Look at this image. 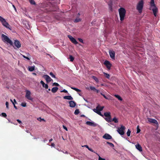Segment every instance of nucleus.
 I'll use <instances>...</instances> for the list:
<instances>
[{
	"mask_svg": "<svg viewBox=\"0 0 160 160\" xmlns=\"http://www.w3.org/2000/svg\"><path fill=\"white\" fill-rule=\"evenodd\" d=\"M150 5V9L152 10L154 16L156 17L157 15V13L158 12V9L154 3V0H151Z\"/></svg>",
	"mask_w": 160,
	"mask_h": 160,
	"instance_id": "nucleus-1",
	"label": "nucleus"
},
{
	"mask_svg": "<svg viewBox=\"0 0 160 160\" xmlns=\"http://www.w3.org/2000/svg\"><path fill=\"white\" fill-rule=\"evenodd\" d=\"M119 14L120 17V20L122 21L124 19L126 11L125 9L122 8H121L119 9Z\"/></svg>",
	"mask_w": 160,
	"mask_h": 160,
	"instance_id": "nucleus-2",
	"label": "nucleus"
},
{
	"mask_svg": "<svg viewBox=\"0 0 160 160\" xmlns=\"http://www.w3.org/2000/svg\"><path fill=\"white\" fill-rule=\"evenodd\" d=\"M0 21L1 22L2 25L7 28L11 30L12 28L11 26L9 25L8 23L6 22L5 19L0 16Z\"/></svg>",
	"mask_w": 160,
	"mask_h": 160,
	"instance_id": "nucleus-3",
	"label": "nucleus"
},
{
	"mask_svg": "<svg viewBox=\"0 0 160 160\" xmlns=\"http://www.w3.org/2000/svg\"><path fill=\"white\" fill-rule=\"evenodd\" d=\"M1 38L3 42L7 43H9L10 45H12L13 42L7 36L2 34L1 35Z\"/></svg>",
	"mask_w": 160,
	"mask_h": 160,
	"instance_id": "nucleus-4",
	"label": "nucleus"
},
{
	"mask_svg": "<svg viewBox=\"0 0 160 160\" xmlns=\"http://www.w3.org/2000/svg\"><path fill=\"white\" fill-rule=\"evenodd\" d=\"M104 108V106L101 107L99 105L97 106L96 108L93 109V111L100 116L103 117V115L101 114V111H102Z\"/></svg>",
	"mask_w": 160,
	"mask_h": 160,
	"instance_id": "nucleus-5",
	"label": "nucleus"
},
{
	"mask_svg": "<svg viewBox=\"0 0 160 160\" xmlns=\"http://www.w3.org/2000/svg\"><path fill=\"white\" fill-rule=\"evenodd\" d=\"M143 1L142 0H141L139 2L137 5L136 9L140 13H141L142 12L143 7Z\"/></svg>",
	"mask_w": 160,
	"mask_h": 160,
	"instance_id": "nucleus-6",
	"label": "nucleus"
},
{
	"mask_svg": "<svg viewBox=\"0 0 160 160\" xmlns=\"http://www.w3.org/2000/svg\"><path fill=\"white\" fill-rule=\"evenodd\" d=\"M125 126L121 125L120 128H118L117 131L121 135H123L124 134V130H125Z\"/></svg>",
	"mask_w": 160,
	"mask_h": 160,
	"instance_id": "nucleus-7",
	"label": "nucleus"
},
{
	"mask_svg": "<svg viewBox=\"0 0 160 160\" xmlns=\"http://www.w3.org/2000/svg\"><path fill=\"white\" fill-rule=\"evenodd\" d=\"M31 92L29 90H27L26 91L25 97L28 100H32L33 98L31 97Z\"/></svg>",
	"mask_w": 160,
	"mask_h": 160,
	"instance_id": "nucleus-8",
	"label": "nucleus"
},
{
	"mask_svg": "<svg viewBox=\"0 0 160 160\" xmlns=\"http://www.w3.org/2000/svg\"><path fill=\"white\" fill-rule=\"evenodd\" d=\"M68 37L70 39L71 42L74 44L76 45L78 43V42L71 35H68Z\"/></svg>",
	"mask_w": 160,
	"mask_h": 160,
	"instance_id": "nucleus-9",
	"label": "nucleus"
},
{
	"mask_svg": "<svg viewBox=\"0 0 160 160\" xmlns=\"http://www.w3.org/2000/svg\"><path fill=\"white\" fill-rule=\"evenodd\" d=\"M104 64L106 66L108 70H110L112 66V64L110 62L106 60L104 61Z\"/></svg>",
	"mask_w": 160,
	"mask_h": 160,
	"instance_id": "nucleus-10",
	"label": "nucleus"
},
{
	"mask_svg": "<svg viewBox=\"0 0 160 160\" xmlns=\"http://www.w3.org/2000/svg\"><path fill=\"white\" fill-rule=\"evenodd\" d=\"M43 77L45 79L47 82L48 83L53 81L52 79L48 75H44L43 76Z\"/></svg>",
	"mask_w": 160,
	"mask_h": 160,
	"instance_id": "nucleus-11",
	"label": "nucleus"
},
{
	"mask_svg": "<svg viewBox=\"0 0 160 160\" xmlns=\"http://www.w3.org/2000/svg\"><path fill=\"white\" fill-rule=\"evenodd\" d=\"M148 121L150 123H153L156 124H158V123L157 121L154 119H152L150 118H147Z\"/></svg>",
	"mask_w": 160,
	"mask_h": 160,
	"instance_id": "nucleus-12",
	"label": "nucleus"
},
{
	"mask_svg": "<svg viewBox=\"0 0 160 160\" xmlns=\"http://www.w3.org/2000/svg\"><path fill=\"white\" fill-rule=\"evenodd\" d=\"M86 124L89 126L93 127H96L98 125V124L93 122L88 121L86 122Z\"/></svg>",
	"mask_w": 160,
	"mask_h": 160,
	"instance_id": "nucleus-13",
	"label": "nucleus"
},
{
	"mask_svg": "<svg viewBox=\"0 0 160 160\" xmlns=\"http://www.w3.org/2000/svg\"><path fill=\"white\" fill-rule=\"evenodd\" d=\"M15 46L17 48H19L21 47V44L20 42L18 40H15L14 42Z\"/></svg>",
	"mask_w": 160,
	"mask_h": 160,
	"instance_id": "nucleus-14",
	"label": "nucleus"
},
{
	"mask_svg": "<svg viewBox=\"0 0 160 160\" xmlns=\"http://www.w3.org/2000/svg\"><path fill=\"white\" fill-rule=\"evenodd\" d=\"M103 138L106 139H112V137L108 134H105L102 137Z\"/></svg>",
	"mask_w": 160,
	"mask_h": 160,
	"instance_id": "nucleus-15",
	"label": "nucleus"
},
{
	"mask_svg": "<svg viewBox=\"0 0 160 160\" xmlns=\"http://www.w3.org/2000/svg\"><path fill=\"white\" fill-rule=\"evenodd\" d=\"M69 106L72 108H74L75 107L76 105V102L73 101H70L69 102Z\"/></svg>",
	"mask_w": 160,
	"mask_h": 160,
	"instance_id": "nucleus-16",
	"label": "nucleus"
},
{
	"mask_svg": "<svg viewBox=\"0 0 160 160\" xmlns=\"http://www.w3.org/2000/svg\"><path fill=\"white\" fill-rule=\"evenodd\" d=\"M109 53L110 57L112 59H114L115 55V52L112 51H109Z\"/></svg>",
	"mask_w": 160,
	"mask_h": 160,
	"instance_id": "nucleus-17",
	"label": "nucleus"
},
{
	"mask_svg": "<svg viewBox=\"0 0 160 160\" xmlns=\"http://www.w3.org/2000/svg\"><path fill=\"white\" fill-rule=\"evenodd\" d=\"M136 148L139 151L142 152V148L141 146L138 143L137 144L135 145Z\"/></svg>",
	"mask_w": 160,
	"mask_h": 160,
	"instance_id": "nucleus-18",
	"label": "nucleus"
},
{
	"mask_svg": "<svg viewBox=\"0 0 160 160\" xmlns=\"http://www.w3.org/2000/svg\"><path fill=\"white\" fill-rule=\"evenodd\" d=\"M40 83L42 84L43 87H44L46 89H47L48 88V85L47 84H45L42 81V80L41 81Z\"/></svg>",
	"mask_w": 160,
	"mask_h": 160,
	"instance_id": "nucleus-19",
	"label": "nucleus"
},
{
	"mask_svg": "<svg viewBox=\"0 0 160 160\" xmlns=\"http://www.w3.org/2000/svg\"><path fill=\"white\" fill-rule=\"evenodd\" d=\"M63 98L64 99H66L69 100H73V98L71 97V96H65L63 97Z\"/></svg>",
	"mask_w": 160,
	"mask_h": 160,
	"instance_id": "nucleus-20",
	"label": "nucleus"
},
{
	"mask_svg": "<svg viewBox=\"0 0 160 160\" xmlns=\"http://www.w3.org/2000/svg\"><path fill=\"white\" fill-rule=\"evenodd\" d=\"M58 89V88L57 87L53 88L51 90L52 92L53 93H55L57 92Z\"/></svg>",
	"mask_w": 160,
	"mask_h": 160,
	"instance_id": "nucleus-21",
	"label": "nucleus"
},
{
	"mask_svg": "<svg viewBox=\"0 0 160 160\" xmlns=\"http://www.w3.org/2000/svg\"><path fill=\"white\" fill-rule=\"evenodd\" d=\"M35 69V66H29L28 67V70L30 72H32Z\"/></svg>",
	"mask_w": 160,
	"mask_h": 160,
	"instance_id": "nucleus-22",
	"label": "nucleus"
},
{
	"mask_svg": "<svg viewBox=\"0 0 160 160\" xmlns=\"http://www.w3.org/2000/svg\"><path fill=\"white\" fill-rule=\"evenodd\" d=\"M104 116L107 117L111 116V113L109 112H106L104 113Z\"/></svg>",
	"mask_w": 160,
	"mask_h": 160,
	"instance_id": "nucleus-23",
	"label": "nucleus"
},
{
	"mask_svg": "<svg viewBox=\"0 0 160 160\" xmlns=\"http://www.w3.org/2000/svg\"><path fill=\"white\" fill-rule=\"evenodd\" d=\"M105 120L108 122H112V119L111 118V117H108L105 118Z\"/></svg>",
	"mask_w": 160,
	"mask_h": 160,
	"instance_id": "nucleus-24",
	"label": "nucleus"
},
{
	"mask_svg": "<svg viewBox=\"0 0 160 160\" xmlns=\"http://www.w3.org/2000/svg\"><path fill=\"white\" fill-rule=\"evenodd\" d=\"M114 96L117 98H118L119 100L121 101L122 100V98L119 95L117 94H115L114 95Z\"/></svg>",
	"mask_w": 160,
	"mask_h": 160,
	"instance_id": "nucleus-25",
	"label": "nucleus"
},
{
	"mask_svg": "<svg viewBox=\"0 0 160 160\" xmlns=\"http://www.w3.org/2000/svg\"><path fill=\"white\" fill-rule=\"evenodd\" d=\"M37 120L38 121H39L40 122H41L42 121L44 122H46V120L44 118H42L41 117H39L38 118Z\"/></svg>",
	"mask_w": 160,
	"mask_h": 160,
	"instance_id": "nucleus-26",
	"label": "nucleus"
},
{
	"mask_svg": "<svg viewBox=\"0 0 160 160\" xmlns=\"http://www.w3.org/2000/svg\"><path fill=\"white\" fill-rule=\"evenodd\" d=\"M112 2L111 1H110L108 3V5L109 6V8L111 10H112Z\"/></svg>",
	"mask_w": 160,
	"mask_h": 160,
	"instance_id": "nucleus-27",
	"label": "nucleus"
},
{
	"mask_svg": "<svg viewBox=\"0 0 160 160\" xmlns=\"http://www.w3.org/2000/svg\"><path fill=\"white\" fill-rule=\"evenodd\" d=\"M103 73L104 74L105 76L108 79L110 78V75L108 74L107 73L105 72H104Z\"/></svg>",
	"mask_w": 160,
	"mask_h": 160,
	"instance_id": "nucleus-28",
	"label": "nucleus"
},
{
	"mask_svg": "<svg viewBox=\"0 0 160 160\" xmlns=\"http://www.w3.org/2000/svg\"><path fill=\"white\" fill-rule=\"evenodd\" d=\"M112 121L114 122L115 123H118V120L117 118L115 117L112 120Z\"/></svg>",
	"mask_w": 160,
	"mask_h": 160,
	"instance_id": "nucleus-29",
	"label": "nucleus"
},
{
	"mask_svg": "<svg viewBox=\"0 0 160 160\" xmlns=\"http://www.w3.org/2000/svg\"><path fill=\"white\" fill-rule=\"evenodd\" d=\"M30 3L32 5H35L36 3L34 0H29Z\"/></svg>",
	"mask_w": 160,
	"mask_h": 160,
	"instance_id": "nucleus-30",
	"label": "nucleus"
},
{
	"mask_svg": "<svg viewBox=\"0 0 160 160\" xmlns=\"http://www.w3.org/2000/svg\"><path fill=\"white\" fill-rule=\"evenodd\" d=\"M92 78L96 82H98V81H99L98 80V78L96 77L93 76H92Z\"/></svg>",
	"mask_w": 160,
	"mask_h": 160,
	"instance_id": "nucleus-31",
	"label": "nucleus"
},
{
	"mask_svg": "<svg viewBox=\"0 0 160 160\" xmlns=\"http://www.w3.org/2000/svg\"><path fill=\"white\" fill-rule=\"evenodd\" d=\"M81 21V19L80 18H77L74 21V22H80Z\"/></svg>",
	"mask_w": 160,
	"mask_h": 160,
	"instance_id": "nucleus-32",
	"label": "nucleus"
},
{
	"mask_svg": "<svg viewBox=\"0 0 160 160\" xmlns=\"http://www.w3.org/2000/svg\"><path fill=\"white\" fill-rule=\"evenodd\" d=\"M69 59L71 62H73L74 60V58L71 55H69Z\"/></svg>",
	"mask_w": 160,
	"mask_h": 160,
	"instance_id": "nucleus-33",
	"label": "nucleus"
},
{
	"mask_svg": "<svg viewBox=\"0 0 160 160\" xmlns=\"http://www.w3.org/2000/svg\"><path fill=\"white\" fill-rule=\"evenodd\" d=\"M131 132V131L129 129H128V131L127 132V134L128 136L129 137L130 136V133Z\"/></svg>",
	"mask_w": 160,
	"mask_h": 160,
	"instance_id": "nucleus-34",
	"label": "nucleus"
},
{
	"mask_svg": "<svg viewBox=\"0 0 160 160\" xmlns=\"http://www.w3.org/2000/svg\"><path fill=\"white\" fill-rule=\"evenodd\" d=\"M107 143H108V144L110 145V146L111 147H114V144L111 142H107Z\"/></svg>",
	"mask_w": 160,
	"mask_h": 160,
	"instance_id": "nucleus-35",
	"label": "nucleus"
},
{
	"mask_svg": "<svg viewBox=\"0 0 160 160\" xmlns=\"http://www.w3.org/2000/svg\"><path fill=\"white\" fill-rule=\"evenodd\" d=\"M79 113V110L78 109H76L74 112V114L75 115H77Z\"/></svg>",
	"mask_w": 160,
	"mask_h": 160,
	"instance_id": "nucleus-36",
	"label": "nucleus"
},
{
	"mask_svg": "<svg viewBox=\"0 0 160 160\" xmlns=\"http://www.w3.org/2000/svg\"><path fill=\"white\" fill-rule=\"evenodd\" d=\"M49 75L53 78H56L55 76L53 74L52 72H50L49 73Z\"/></svg>",
	"mask_w": 160,
	"mask_h": 160,
	"instance_id": "nucleus-37",
	"label": "nucleus"
},
{
	"mask_svg": "<svg viewBox=\"0 0 160 160\" xmlns=\"http://www.w3.org/2000/svg\"><path fill=\"white\" fill-rule=\"evenodd\" d=\"M100 94L102 95L106 99H108V100H110V99L108 97H107L105 95L103 94L101 92L100 93Z\"/></svg>",
	"mask_w": 160,
	"mask_h": 160,
	"instance_id": "nucleus-38",
	"label": "nucleus"
},
{
	"mask_svg": "<svg viewBox=\"0 0 160 160\" xmlns=\"http://www.w3.org/2000/svg\"><path fill=\"white\" fill-rule=\"evenodd\" d=\"M21 55H22V57L24 58H25L26 59H27L28 60H30V58H28V57H26V56H25V55H22V54H21Z\"/></svg>",
	"mask_w": 160,
	"mask_h": 160,
	"instance_id": "nucleus-39",
	"label": "nucleus"
},
{
	"mask_svg": "<svg viewBox=\"0 0 160 160\" xmlns=\"http://www.w3.org/2000/svg\"><path fill=\"white\" fill-rule=\"evenodd\" d=\"M96 153L99 156L98 160H105V158H102L99 156V155L98 153Z\"/></svg>",
	"mask_w": 160,
	"mask_h": 160,
	"instance_id": "nucleus-40",
	"label": "nucleus"
},
{
	"mask_svg": "<svg viewBox=\"0 0 160 160\" xmlns=\"http://www.w3.org/2000/svg\"><path fill=\"white\" fill-rule=\"evenodd\" d=\"M139 126H138L137 127V133H139L141 131L140 129L139 128Z\"/></svg>",
	"mask_w": 160,
	"mask_h": 160,
	"instance_id": "nucleus-41",
	"label": "nucleus"
},
{
	"mask_svg": "<svg viewBox=\"0 0 160 160\" xmlns=\"http://www.w3.org/2000/svg\"><path fill=\"white\" fill-rule=\"evenodd\" d=\"M90 88L91 90H93V91H95V90H96L95 88L94 87L92 86L90 87Z\"/></svg>",
	"mask_w": 160,
	"mask_h": 160,
	"instance_id": "nucleus-42",
	"label": "nucleus"
},
{
	"mask_svg": "<svg viewBox=\"0 0 160 160\" xmlns=\"http://www.w3.org/2000/svg\"><path fill=\"white\" fill-rule=\"evenodd\" d=\"M21 105L22 107H25L26 106V103H22Z\"/></svg>",
	"mask_w": 160,
	"mask_h": 160,
	"instance_id": "nucleus-43",
	"label": "nucleus"
},
{
	"mask_svg": "<svg viewBox=\"0 0 160 160\" xmlns=\"http://www.w3.org/2000/svg\"><path fill=\"white\" fill-rule=\"evenodd\" d=\"M2 116L3 117H4L6 118L7 117V115L6 113H2Z\"/></svg>",
	"mask_w": 160,
	"mask_h": 160,
	"instance_id": "nucleus-44",
	"label": "nucleus"
},
{
	"mask_svg": "<svg viewBox=\"0 0 160 160\" xmlns=\"http://www.w3.org/2000/svg\"><path fill=\"white\" fill-rule=\"evenodd\" d=\"M78 40L80 42H81L83 43V40L82 39H81V38H78Z\"/></svg>",
	"mask_w": 160,
	"mask_h": 160,
	"instance_id": "nucleus-45",
	"label": "nucleus"
},
{
	"mask_svg": "<svg viewBox=\"0 0 160 160\" xmlns=\"http://www.w3.org/2000/svg\"><path fill=\"white\" fill-rule=\"evenodd\" d=\"M52 85L53 86L55 85L57 86H58L59 85V84L58 83H56V82H54V83H53Z\"/></svg>",
	"mask_w": 160,
	"mask_h": 160,
	"instance_id": "nucleus-46",
	"label": "nucleus"
},
{
	"mask_svg": "<svg viewBox=\"0 0 160 160\" xmlns=\"http://www.w3.org/2000/svg\"><path fill=\"white\" fill-rule=\"evenodd\" d=\"M61 92H64L65 93H68V91L65 90V89H64L63 90L61 91Z\"/></svg>",
	"mask_w": 160,
	"mask_h": 160,
	"instance_id": "nucleus-47",
	"label": "nucleus"
},
{
	"mask_svg": "<svg viewBox=\"0 0 160 160\" xmlns=\"http://www.w3.org/2000/svg\"><path fill=\"white\" fill-rule=\"evenodd\" d=\"M6 105L7 108H8L9 103L8 102H6Z\"/></svg>",
	"mask_w": 160,
	"mask_h": 160,
	"instance_id": "nucleus-48",
	"label": "nucleus"
},
{
	"mask_svg": "<svg viewBox=\"0 0 160 160\" xmlns=\"http://www.w3.org/2000/svg\"><path fill=\"white\" fill-rule=\"evenodd\" d=\"M88 150L92 152L96 153L91 148H88Z\"/></svg>",
	"mask_w": 160,
	"mask_h": 160,
	"instance_id": "nucleus-49",
	"label": "nucleus"
},
{
	"mask_svg": "<svg viewBox=\"0 0 160 160\" xmlns=\"http://www.w3.org/2000/svg\"><path fill=\"white\" fill-rule=\"evenodd\" d=\"M12 104H13V105H14V108H15V109H18V108H17V107L15 105L14 102H12Z\"/></svg>",
	"mask_w": 160,
	"mask_h": 160,
	"instance_id": "nucleus-50",
	"label": "nucleus"
},
{
	"mask_svg": "<svg viewBox=\"0 0 160 160\" xmlns=\"http://www.w3.org/2000/svg\"><path fill=\"white\" fill-rule=\"evenodd\" d=\"M63 127L64 129H65L67 131H68V129H67V128L65 126L63 125Z\"/></svg>",
	"mask_w": 160,
	"mask_h": 160,
	"instance_id": "nucleus-51",
	"label": "nucleus"
},
{
	"mask_svg": "<svg viewBox=\"0 0 160 160\" xmlns=\"http://www.w3.org/2000/svg\"><path fill=\"white\" fill-rule=\"evenodd\" d=\"M17 121L19 123H22V122L21 121L19 120V119H17Z\"/></svg>",
	"mask_w": 160,
	"mask_h": 160,
	"instance_id": "nucleus-52",
	"label": "nucleus"
},
{
	"mask_svg": "<svg viewBox=\"0 0 160 160\" xmlns=\"http://www.w3.org/2000/svg\"><path fill=\"white\" fill-rule=\"evenodd\" d=\"M76 91L78 92H80L81 90L78 88H77Z\"/></svg>",
	"mask_w": 160,
	"mask_h": 160,
	"instance_id": "nucleus-53",
	"label": "nucleus"
},
{
	"mask_svg": "<svg viewBox=\"0 0 160 160\" xmlns=\"http://www.w3.org/2000/svg\"><path fill=\"white\" fill-rule=\"evenodd\" d=\"M71 88L72 89H73V90H75V91H76V89L77 88H74V87H71Z\"/></svg>",
	"mask_w": 160,
	"mask_h": 160,
	"instance_id": "nucleus-54",
	"label": "nucleus"
},
{
	"mask_svg": "<svg viewBox=\"0 0 160 160\" xmlns=\"http://www.w3.org/2000/svg\"><path fill=\"white\" fill-rule=\"evenodd\" d=\"M83 99L87 102H89L85 98H83Z\"/></svg>",
	"mask_w": 160,
	"mask_h": 160,
	"instance_id": "nucleus-55",
	"label": "nucleus"
},
{
	"mask_svg": "<svg viewBox=\"0 0 160 160\" xmlns=\"http://www.w3.org/2000/svg\"><path fill=\"white\" fill-rule=\"evenodd\" d=\"M52 147H54L55 146V144L54 143H51V145Z\"/></svg>",
	"mask_w": 160,
	"mask_h": 160,
	"instance_id": "nucleus-56",
	"label": "nucleus"
},
{
	"mask_svg": "<svg viewBox=\"0 0 160 160\" xmlns=\"http://www.w3.org/2000/svg\"><path fill=\"white\" fill-rule=\"evenodd\" d=\"M97 93H98L99 92V91L98 90H97V89H96V90H95V91Z\"/></svg>",
	"mask_w": 160,
	"mask_h": 160,
	"instance_id": "nucleus-57",
	"label": "nucleus"
},
{
	"mask_svg": "<svg viewBox=\"0 0 160 160\" xmlns=\"http://www.w3.org/2000/svg\"><path fill=\"white\" fill-rule=\"evenodd\" d=\"M84 147H85L86 148H87L88 149V148H89V147H88V146L87 145H85L84 146Z\"/></svg>",
	"mask_w": 160,
	"mask_h": 160,
	"instance_id": "nucleus-58",
	"label": "nucleus"
},
{
	"mask_svg": "<svg viewBox=\"0 0 160 160\" xmlns=\"http://www.w3.org/2000/svg\"><path fill=\"white\" fill-rule=\"evenodd\" d=\"M27 54V55L28 57H30V55L28 53H26Z\"/></svg>",
	"mask_w": 160,
	"mask_h": 160,
	"instance_id": "nucleus-59",
	"label": "nucleus"
},
{
	"mask_svg": "<svg viewBox=\"0 0 160 160\" xmlns=\"http://www.w3.org/2000/svg\"><path fill=\"white\" fill-rule=\"evenodd\" d=\"M12 6L13 7V8H14L15 10L16 11V8L15 6H14V5H12Z\"/></svg>",
	"mask_w": 160,
	"mask_h": 160,
	"instance_id": "nucleus-60",
	"label": "nucleus"
},
{
	"mask_svg": "<svg viewBox=\"0 0 160 160\" xmlns=\"http://www.w3.org/2000/svg\"><path fill=\"white\" fill-rule=\"evenodd\" d=\"M13 101H14L13 102H14V103H17V102H16V100H15V99H14Z\"/></svg>",
	"mask_w": 160,
	"mask_h": 160,
	"instance_id": "nucleus-61",
	"label": "nucleus"
},
{
	"mask_svg": "<svg viewBox=\"0 0 160 160\" xmlns=\"http://www.w3.org/2000/svg\"><path fill=\"white\" fill-rule=\"evenodd\" d=\"M52 140V139H51L49 140V142H51Z\"/></svg>",
	"mask_w": 160,
	"mask_h": 160,
	"instance_id": "nucleus-62",
	"label": "nucleus"
},
{
	"mask_svg": "<svg viewBox=\"0 0 160 160\" xmlns=\"http://www.w3.org/2000/svg\"><path fill=\"white\" fill-rule=\"evenodd\" d=\"M32 74L33 75H36V74L35 73H32Z\"/></svg>",
	"mask_w": 160,
	"mask_h": 160,
	"instance_id": "nucleus-63",
	"label": "nucleus"
},
{
	"mask_svg": "<svg viewBox=\"0 0 160 160\" xmlns=\"http://www.w3.org/2000/svg\"><path fill=\"white\" fill-rule=\"evenodd\" d=\"M85 116V115H81V117H84Z\"/></svg>",
	"mask_w": 160,
	"mask_h": 160,
	"instance_id": "nucleus-64",
	"label": "nucleus"
}]
</instances>
